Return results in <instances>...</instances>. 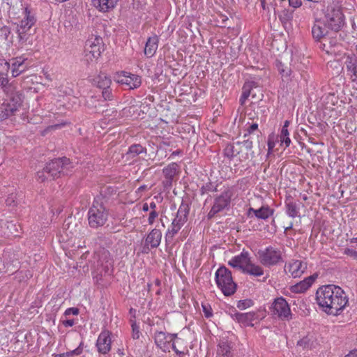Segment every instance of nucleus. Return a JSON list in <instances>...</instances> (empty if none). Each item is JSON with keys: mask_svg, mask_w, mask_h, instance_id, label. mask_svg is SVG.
<instances>
[{"mask_svg": "<svg viewBox=\"0 0 357 357\" xmlns=\"http://www.w3.org/2000/svg\"><path fill=\"white\" fill-rule=\"evenodd\" d=\"M158 216V213L156 211H151V212L149 213V216L148 218V222L149 225H153L155 222V220Z\"/></svg>", "mask_w": 357, "mask_h": 357, "instance_id": "obj_50", "label": "nucleus"}, {"mask_svg": "<svg viewBox=\"0 0 357 357\" xmlns=\"http://www.w3.org/2000/svg\"><path fill=\"white\" fill-rule=\"evenodd\" d=\"M172 349L176 353V354H180L181 352L176 349V346L174 344V342H172Z\"/></svg>", "mask_w": 357, "mask_h": 357, "instance_id": "obj_64", "label": "nucleus"}, {"mask_svg": "<svg viewBox=\"0 0 357 357\" xmlns=\"http://www.w3.org/2000/svg\"><path fill=\"white\" fill-rule=\"evenodd\" d=\"M132 338L135 340H137L139 338L140 336V332L139 330V327L136 325V324H132Z\"/></svg>", "mask_w": 357, "mask_h": 357, "instance_id": "obj_47", "label": "nucleus"}, {"mask_svg": "<svg viewBox=\"0 0 357 357\" xmlns=\"http://www.w3.org/2000/svg\"><path fill=\"white\" fill-rule=\"evenodd\" d=\"M241 145L240 142L238 141L234 143H229L226 145L223 150V155L229 161L236 158L238 155V147Z\"/></svg>", "mask_w": 357, "mask_h": 357, "instance_id": "obj_31", "label": "nucleus"}, {"mask_svg": "<svg viewBox=\"0 0 357 357\" xmlns=\"http://www.w3.org/2000/svg\"><path fill=\"white\" fill-rule=\"evenodd\" d=\"M177 165L174 162L169 164L163 169L162 172L165 178H174L176 172Z\"/></svg>", "mask_w": 357, "mask_h": 357, "instance_id": "obj_42", "label": "nucleus"}, {"mask_svg": "<svg viewBox=\"0 0 357 357\" xmlns=\"http://www.w3.org/2000/svg\"><path fill=\"white\" fill-rule=\"evenodd\" d=\"M318 275L313 274L309 277H307L303 280L296 283V284L291 287L290 289L292 292L296 294H301L305 291L317 279Z\"/></svg>", "mask_w": 357, "mask_h": 357, "instance_id": "obj_21", "label": "nucleus"}, {"mask_svg": "<svg viewBox=\"0 0 357 357\" xmlns=\"http://www.w3.org/2000/svg\"><path fill=\"white\" fill-rule=\"evenodd\" d=\"M93 5L100 11L107 12L114 8L118 0H91Z\"/></svg>", "mask_w": 357, "mask_h": 357, "instance_id": "obj_34", "label": "nucleus"}, {"mask_svg": "<svg viewBox=\"0 0 357 357\" xmlns=\"http://www.w3.org/2000/svg\"><path fill=\"white\" fill-rule=\"evenodd\" d=\"M250 261L249 258V254L248 252H242L239 255L235 256L233 257L229 261V265L234 268H237L244 271L245 268L247 267V265Z\"/></svg>", "mask_w": 357, "mask_h": 357, "instance_id": "obj_19", "label": "nucleus"}, {"mask_svg": "<svg viewBox=\"0 0 357 357\" xmlns=\"http://www.w3.org/2000/svg\"><path fill=\"white\" fill-rule=\"evenodd\" d=\"M345 357H357V350H354V351L350 352Z\"/></svg>", "mask_w": 357, "mask_h": 357, "instance_id": "obj_60", "label": "nucleus"}, {"mask_svg": "<svg viewBox=\"0 0 357 357\" xmlns=\"http://www.w3.org/2000/svg\"><path fill=\"white\" fill-rule=\"evenodd\" d=\"M337 286L326 285L320 287L316 293V299L319 306L327 310L331 307L330 301H333L335 297Z\"/></svg>", "mask_w": 357, "mask_h": 357, "instance_id": "obj_8", "label": "nucleus"}, {"mask_svg": "<svg viewBox=\"0 0 357 357\" xmlns=\"http://www.w3.org/2000/svg\"><path fill=\"white\" fill-rule=\"evenodd\" d=\"M0 87H1L3 89V91L6 92V89L13 87L11 85H9V80L8 77L10 64L9 62L2 60L0 63Z\"/></svg>", "mask_w": 357, "mask_h": 357, "instance_id": "obj_23", "label": "nucleus"}, {"mask_svg": "<svg viewBox=\"0 0 357 357\" xmlns=\"http://www.w3.org/2000/svg\"><path fill=\"white\" fill-rule=\"evenodd\" d=\"M347 303L348 298L345 293L340 287H337L333 301H330L331 307L324 310L328 314L337 315L344 308Z\"/></svg>", "mask_w": 357, "mask_h": 357, "instance_id": "obj_11", "label": "nucleus"}, {"mask_svg": "<svg viewBox=\"0 0 357 357\" xmlns=\"http://www.w3.org/2000/svg\"><path fill=\"white\" fill-rule=\"evenodd\" d=\"M327 27L328 26L325 22H321V21H316L312 29L313 38L319 42L323 40V39L329 34V32L326 29Z\"/></svg>", "mask_w": 357, "mask_h": 357, "instance_id": "obj_24", "label": "nucleus"}, {"mask_svg": "<svg viewBox=\"0 0 357 357\" xmlns=\"http://www.w3.org/2000/svg\"><path fill=\"white\" fill-rule=\"evenodd\" d=\"M217 357H231V347L228 342L221 341L218 345Z\"/></svg>", "mask_w": 357, "mask_h": 357, "instance_id": "obj_35", "label": "nucleus"}, {"mask_svg": "<svg viewBox=\"0 0 357 357\" xmlns=\"http://www.w3.org/2000/svg\"><path fill=\"white\" fill-rule=\"evenodd\" d=\"M317 345V341L313 334L308 333L297 342V346L305 350H311Z\"/></svg>", "mask_w": 357, "mask_h": 357, "instance_id": "obj_27", "label": "nucleus"}, {"mask_svg": "<svg viewBox=\"0 0 357 357\" xmlns=\"http://www.w3.org/2000/svg\"><path fill=\"white\" fill-rule=\"evenodd\" d=\"M250 89H251L250 84H244V86L243 87V92H242L241 96L239 100L241 105L245 104V100L248 99V98L250 95Z\"/></svg>", "mask_w": 357, "mask_h": 357, "instance_id": "obj_45", "label": "nucleus"}, {"mask_svg": "<svg viewBox=\"0 0 357 357\" xmlns=\"http://www.w3.org/2000/svg\"><path fill=\"white\" fill-rule=\"evenodd\" d=\"M189 212V203L183 200L178 209L176 217L172 221L176 222L177 224L179 223L180 225H184V224L188 221Z\"/></svg>", "mask_w": 357, "mask_h": 357, "instance_id": "obj_22", "label": "nucleus"}, {"mask_svg": "<svg viewBox=\"0 0 357 357\" xmlns=\"http://www.w3.org/2000/svg\"><path fill=\"white\" fill-rule=\"evenodd\" d=\"M168 335V341L169 342H174V339L177 337V334L173 333V334H167Z\"/></svg>", "mask_w": 357, "mask_h": 357, "instance_id": "obj_59", "label": "nucleus"}, {"mask_svg": "<svg viewBox=\"0 0 357 357\" xmlns=\"http://www.w3.org/2000/svg\"><path fill=\"white\" fill-rule=\"evenodd\" d=\"M103 197H96L88 211L89 225L92 228L103 226L108 218V212L102 202Z\"/></svg>", "mask_w": 357, "mask_h": 357, "instance_id": "obj_4", "label": "nucleus"}, {"mask_svg": "<svg viewBox=\"0 0 357 357\" xmlns=\"http://www.w3.org/2000/svg\"><path fill=\"white\" fill-rule=\"evenodd\" d=\"M5 93L6 98L0 107V121L6 120L15 115L23 102L22 93L15 91L14 87L6 89Z\"/></svg>", "mask_w": 357, "mask_h": 357, "instance_id": "obj_2", "label": "nucleus"}, {"mask_svg": "<svg viewBox=\"0 0 357 357\" xmlns=\"http://www.w3.org/2000/svg\"><path fill=\"white\" fill-rule=\"evenodd\" d=\"M183 226L179 223L177 224L176 222L172 221L170 228L168 229L165 234L166 242H170Z\"/></svg>", "mask_w": 357, "mask_h": 357, "instance_id": "obj_38", "label": "nucleus"}, {"mask_svg": "<svg viewBox=\"0 0 357 357\" xmlns=\"http://www.w3.org/2000/svg\"><path fill=\"white\" fill-rule=\"evenodd\" d=\"M147 149L139 144H134L129 146L125 156L127 160H131L137 155L144 153L146 154Z\"/></svg>", "mask_w": 357, "mask_h": 357, "instance_id": "obj_33", "label": "nucleus"}, {"mask_svg": "<svg viewBox=\"0 0 357 357\" xmlns=\"http://www.w3.org/2000/svg\"><path fill=\"white\" fill-rule=\"evenodd\" d=\"M276 66L283 79H286L287 80L290 79L291 70L289 66H285L280 61H276Z\"/></svg>", "mask_w": 357, "mask_h": 357, "instance_id": "obj_40", "label": "nucleus"}, {"mask_svg": "<svg viewBox=\"0 0 357 357\" xmlns=\"http://www.w3.org/2000/svg\"><path fill=\"white\" fill-rule=\"evenodd\" d=\"M258 129V124L255 123L251 124L246 130V132L244 134V137H246L247 136L250 135L251 133H252L254 131L257 130Z\"/></svg>", "mask_w": 357, "mask_h": 357, "instance_id": "obj_48", "label": "nucleus"}, {"mask_svg": "<svg viewBox=\"0 0 357 357\" xmlns=\"http://www.w3.org/2000/svg\"><path fill=\"white\" fill-rule=\"evenodd\" d=\"M102 50V40L100 37L88 40L85 45V56L86 60L97 59Z\"/></svg>", "mask_w": 357, "mask_h": 357, "instance_id": "obj_14", "label": "nucleus"}, {"mask_svg": "<svg viewBox=\"0 0 357 357\" xmlns=\"http://www.w3.org/2000/svg\"><path fill=\"white\" fill-rule=\"evenodd\" d=\"M155 343L160 349L165 347L167 343H169L168 335L162 331H158L154 335Z\"/></svg>", "mask_w": 357, "mask_h": 357, "instance_id": "obj_37", "label": "nucleus"}, {"mask_svg": "<svg viewBox=\"0 0 357 357\" xmlns=\"http://www.w3.org/2000/svg\"><path fill=\"white\" fill-rule=\"evenodd\" d=\"M289 6L293 8H298L302 6L301 0H288Z\"/></svg>", "mask_w": 357, "mask_h": 357, "instance_id": "obj_52", "label": "nucleus"}, {"mask_svg": "<svg viewBox=\"0 0 357 357\" xmlns=\"http://www.w3.org/2000/svg\"><path fill=\"white\" fill-rule=\"evenodd\" d=\"M271 313L282 320H289L291 319V312L289 305L283 297H278L274 299L271 307Z\"/></svg>", "mask_w": 357, "mask_h": 357, "instance_id": "obj_10", "label": "nucleus"}, {"mask_svg": "<svg viewBox=\"0 0 357 357\" xmlns=\"http://www.w3.org/2000/svg\"><path fill=\"white\" fill-rule=\"evenodd\" d=\"M111 84L110 77L105 73H101L93 79V84L102 90V96L105 100H111L113 98L112 89H110Z\"/></svg>", "mask_w": 357, "mask_h": 357, "instance_id": "obj_13", "label": "nucleus"}, {"mask_svg": "<svg viewBox=\"0 0 357 357\" xmlns=\"http://www.w3.org/2000/svg\"><path fill=\"white\" fill-rule=\"evenodd\" d=\"M149 210V205L147 203H144L142 206V211L147 212Z\"/></svg>", "mask_w": 357, "mask_h": 357, "instance_id": "obj_61", "label": "nucleus"}, {"mask_svg": "<svg viewBox=\"0 0 357 357\" xmlns=\"http://www.w3.org/2000/svg\"><path fill=\"white\" fill-rule=\"evenodd\" d=\"M26 59L21 57H17L13 59L10 68L12 76L13 77H17L26 70L27 66L24 63Z\"/></svg>", "mask_w": 357, "mask_h": 357, "instance_id": "obj_29", "label": "nucleus"}, {"mask_svg": "<svg viewBox=\"0 0 357 357\" xmlns=\"http://www.w3.org/2000/svg\"><path fill=\"white\" fill-rule=\"evenodd\" d=\"M71 168H73L72 163L66 157L55 158L48 162L42 171L37 172L38 179L40 182H44L49 178L55 179L67 175Z\"/></svg>", "mask_w": 357, "mask_h": 357, "instance_id": "obj_1", "label": "nucleus"}, {"mask_svg": "<svg viewBox=\"0 0 357 357\" xmlns=\"http://www.w3.org/2000/svg\"><path fill=\"white\" fill-rule=\"evenodd\" d=\"M78 314L79 309L77 307H69L64 312V315L66 317L70 314L77 315Z\"/></svg>", "mask_w": 357, "mask_h": 357, "instance_id": "obj_51", "label": "nucleus"}, {"mask_svg": "<svg viewBox=\"0 0 357 357\" xmlns=\"http://www.w3.org/2000/svg\"><path fill=\"white\" fill-rule=\"evenodd\" d=\"M261 7L264 10L266 9V0H260Z\"/></svg>", "mask_w": 357, "mask_h": 357, "instance_id": "obj_63", "label": "nucleus"}, {"mask_svg": "<svg viewBox=\"0 0 357 357\" xmlns=\"http://www.w3.org/2000/svg\"><path fill=\"white\" fill-rule=\"evenodd\" d=\"M116 81L127 89L138 88L142 83L141 77L130 73L123 71L117 75Z\"/></svg>", "mask_w": 357, "mask_h": 357, "instance_id": "obj_15", "label": "nucleus"}, {"mask_svg": "<svg viewBox=\"0 0 357 357\" xmlns=\"http://www.w3.org/2000/svg\"><path fill=\"white\" fill-rule=\"evenodd\" d=\"M211 183L207 184L206 185H203L201 188V189H200L201 195H204L206 192H207L208 191H211Z\"/></svg>", "mask_w": 357, "mask_h": 357, "instance_id": "obj_55", "label": "nucleus"}, {"mask_svg": "<svg viewBox=\"0 0 357 357\" xmlns=\"http://www.w3.org/2000/svg\"><path fill=\"white\" fill-rule=\"evenodd\" d=\"M274 146H275V142L273 141H271V139H268V153L274 148Z\"/></svg>", "mask_w": 357, "mask_h": 357, "instance_id": "obj_58", "label": "nucleus"}, {"mask_svg": "<svg viewBox=\"0 0 357 357\" xmlns=\"http://www.w3.org/2000/svg\"><path fill=\"white\" fill-rule=\"evenodd\" d=\"M159 39L156 35L149 37L144 47V54L147 57H152L155 54L158 47Z\"/></svg>", "mask_w": 357, "mask_h": 357, "instance_id": "obj_30", "label": "nucleus"}, {"mask_svg": "<svg viewBox=\"0 0 357 357\" xmlns=\"http://www.w3.org/2000/svg\"><path fill=\"white\" fill-rule=\"evenodd\" d=\"M294 10L284 8L278 14V19L285 30L292 29Z\"/></svg>", "mask_w": 357, "mask_h": 357, "instance_id": "obj_20", "label": "nucleus"}, {"mask_svg": "<svg viewBox=\"0 0 357 357\" xmlns=\"http://www.w3.org/2000/svg\"><path fill=\"white\" fill-rule=\"evenodd\" d=\"M82 351H83V342H82L79 344L78 347L76 348L75 349L66 352V353L60 354L59 356L61 357H70L73 356H79L82 353Z\"/></svg>", "mask_w": 357, "mask_h": 357, "instance_id": "obj_43", "label": "nucleus"}, {"mask_svg": "<svg viewBox=\"0 0 357 357\" xmlns=\"http://www.w3.org/2000/svg\"><path fill=\"white\" fill-rule=\"evenodd\" d=\"M258 256L261 263L266 266H274L282 261L281 252L271 246L259 250Z\"/></svg>", "mask_w": 357, "mask_h": 357, "instance_id": "obj_7", "label": "nucleus"}, {"mask_svg": "<svg viewBox=\"0 0 357 357\" xmlns=\"http://www.w3.org/2000/svg\"><path fill=\"white\" fill-rule=\"evenodd\" d=\"M345 65L351 81L357 83V56H348Z\"/></svg>", "mask_w": 357, "mask_h": 357, "instance_id": "obj_28", "label": "nucleus"}, {"mask_svg": "<svg viewBox=\"0 0 357 357\" xmlns=\"http://www.w3.org/2000/svg\"><path fill=\"white\" fill-rule=\"evenodd\" d=\"M325 23L328 29L337 32L344 24V17L340 9L332 8L328 10L325 15Z\"/></svg>", "mask_w": 357, "mask_h": 357, "instance_id": "obj_9", "label": "nucleus"}, {"mask_svg": "<svg viewBox=\"0 0 357 357\" xmlns=\"http://www.w3.org/2000/svg\"><path fill=\"white\" fill-rule=\"evenodd\" d=\"M273 209H271L268 206H262L259 209L250 207L247 212V215L250 217L253 214L258 219L266 220L273 214Z\"/></svg>", "mask_w": 357, "mask_h": 357, "instance_id": "obj_25", "label": "nucleus"}, {"mask_svg": "<svg viewBox=\"0 0 357 357\" xmlns=\"http://www.w3.org/2000/svg\"><path fill=\"white\" fill-rule=\"evenodd\" d=\"M287 206V213L291 218H296L298 216V204L293 202L292 200H289L286 203Z\"/></svg>", "mask_w": 357, "mask_h": 357, "instance_id": "obj_41", "label": "nucleus"}, {"mask_svg": "<svg viewBox=\"0 0 357 357\" xmlns=\"http://www.w3.org/2000/svg\"><path fill=\"white\" fill-rule=\"evenodd\" d=\"M253 305V301L250 299L241 300L237 303V307L240 310L246 309Z\"/></svg>", "mask_w": 357, "mask_h": 357, "instance_id": "obj_46", "label": "nucleus"}, {"mask_svg": "<svg viewBox=\"0 0 357 357\" xmlns=\"http://www.w3.org/2000/svg\"><path fill=\"white\" fill-rule=\"evenodd\" d=\"M289 125V121H285L284 126L282 128L280 135V139L281 144H284L285 147L289 146L291 144V139L289 138V132L288 130V126Z\"/></svg>", "mask_w": 357, "mask_h": 357, "instance_id": "obj_36", "label": "nucleus"}, {"mask_svg": "<svg viewBox=\"0 0 357 357\" xmlns=\"http://www.w3.org/2000/svg\"><path fill=\"white\" fill-rule=\"evenodd\" d=\"M344 254L347 255H349V256L351 257L352 258H354V259L357 260V251L356 250L347 248L344 250Z\"/></svg>", "mask_w": 357, "mask_h": 357, "instance_id": "obj_53", "label": "nucleus"}, {"mask_svg": "<svg viewBox=\"0 0 357 357\" xmlns=\"http://www.w3.org/2000/svg\"><path fill=\"white\" fill-rule=\"evenodd\" d=\"M162 232L160 229L154 228L146 236L142 247V253H149L151 249L157 248L161 242Z\"/></svg>", "mask_w": 357, "mask_h": 357, "instance_id": "obj_16", "label": "nucleus"}, {"mask_svg": "<svg viewBox=\"0 0 357 357\" xmlns=\"http://www.w3.org/2000/svg\"><path fill=\"white\" fill-rule=\"evenodd\" d=\"M15 202V196L11 194L6 199V203L8 206H11L14 204Z\"/></svg>", "mask_w": 357, "mask_h": 357, "instance_id": "obj_54", "label": "nucleus"}, {"mask_svg": "<svg viewBox=\"0 0 357 357\" xmlns=\"http://www.w3.org/2000/svg\"><path fill=\"white\" fill-rule=\"evenodd\" d=\"M240 144L238 161L241 162L248 160L250 158H252L254 152L252 151L253 147L252 141L245 139L243 142H240Z\"/></svg>", "mask_w": 357, "mask_h": 357, "instance_id": "obj_18", "label": "nucleus"}, {"mask_svg": "<svg viewBox=\"0 0 357 357\" xmlns=\"http://www.w3.org/2000/svg\"><path fill=\"white\" fill-rule=\"evenodd\" d=\"M111 332L107 330H104L100 333L96 342L99 353L106 354L111 350Z\"/></svg>", "mask_w": 357, "mask_h": 357, "instance_id": "obj_17", "label": "nucleus"}, {"mask_svg": "<svg viewBox=\"0 0 357 357\" xmlns=\"http://www.w3.org/2000/svg\"><path fill=\"white\" fill-rule=\"evenodd\" d=\"M232 192L229 190L223 191L219 196L215 198L211 209L207 215L208 220L214 218L218 213L229 209L230 206Z\"/></svg>", "mask_w": 357, "mask_h": 357, "instance_id": "obj_6", "label": "nucleus"}, {"mask_svg": "<svg viewBox=\"0 0 357 357\" xmlns=\"http://www.w3.org/2000/svg\"><path fill=\"white\" fill-rule=\"evenodd\" d=\"M215 280L218 287L226 296L235 294L237 284L234 282L231 272L225 266L220 267L215 272Z\"/></svg>", "mask_w": 357, "mask_h": 357, "instance_id": "obj_5", "label": "nucleus"}, {"mask_svg": "<svg viewBox=\"0 0 357 357\" xmlns=\"http://www.w3.org/2000/svg\"><path fill=\"white\" fill-rule=\"evenodd\" d=\"M173 178H165L162 181L163 185L165 188H169L172 186Z\"/></svg>", "mask_w": 357, "mask_h": 357, "instance_id": "obj_56", "label": "nucleus"}, {"mask_svg": "<svg viewBox=\"0 0 357 357\" xmlns=\"http://www.w3.org/2000/svg\"><path fill=\"white\" fill-rule=\"evenodd\" d=\"M288 268L293 278H299L307 269V264L300 260H295L289 264Z\"/></svg>", "mask_w": 357, "mask_h": 357, "instance_id": "obj_26", "label": "nucleus"}, {"mask_svg": "<svg viewBox=\"0 0 357 357\" xmlns=\"http://www.w3.org/2000/svg\"><path fill=\"white\" fill-rule=\"evenodd\" d=\"M256 314L253 312L247 313L236 312L232 315L233 318L238 322L245 326H253L252 321L255 320Z\"/></svg>", "mask_w": 357, "mask_h": 357, "instance_id": "obj_32", "label": "nucleus"}, {"mask_svg": "<svg viewBox=\"0 0 357 357\" xmlns=\"http://www.w3.org/2000/svg\"><path fill=\"white\" fill-rule=\"evenodd\" d=\"M337 36V32H333L331 35L328 34L323 40H321L320 48L331 54L341 52L342 45Z\"/></svg>", "mask_w": 357, "mask_h": 357, "instance_id": "obj_12", "label": "nucleus"}, {"mask_svg": "<svg viewBox=\"0 0 357 357\" xmlns=\"http://www.w3.org/2000/svg\"><path fill=\"white\" fill-rule=\"evenodd\" d=\"M36 22V19L34 15L31 13L28 8H26L24 18L17 26V33L18 35L19 43L21 45L32 44L31 37L36 32V29H33V26L35 25Z\"/></svg>", "mask_w": 357, "mask_h": 357, "instance_id": "obj_3", "label": "nucleus"}, {"mask_svg": "<svg viewBox=\"0 0 357 357\" xmlns=\"http://www.w3.org/2000/svg\"><path fill=\"white\" fill-rule=\"evenodd\" d=\"M202 308H203V312H204V316L206 318H209V317H212L213 313H212V310H211V307H210V305H202Z\"/></svg>", "mask_w": 357, "mask_h": 357, "instance_id": "obj_49", "label": "nucleus"}, {"mask_svg": "<svg viewBox=\"0 0 357 357\" xmlns=\"http://www.w3.org/2000/svg\"><path fill=\"white\" fill-rule=\"evenodd\" d=\"M156 207H157V205H156L155 202H152L150 203L149 208H151L152 211H155Z\"/></svg>", "mask_w": 357, "mask_h": 357, "instance_id": "obj_62", "label": "nucleus"}, {"mask_svg": "<svg viewBox=\"0 0 357 357\" xmlns=\"http://www.w3.org/2000/svg\"><path fill=\"white\" fill-rule=\"evenodd\" d=\"M243 273L254 276H260L264 274V271L259 266L255 265L250 261Z\"/></svg>", "mask_w": 357, "mask_h": 357, "instance_id": "obj_39", "label": "nucleus"}, {"mask_svg": "<svg viewBox=\"0 0 357 357\" xmlns=\"http://www.w3.org/2000/svg\"><path fill=\"white\" fill-rule=\"evenodd\" d=\"M10 34V29L7 26H0V44L4 43Z\"/></svg>", "mask_w": 357, "mask_h": 357, "instance_id": "obj_44", "label": "nucleus"}, {"mask_svg": "<svg viewBox=\"0 0 357 357\" xmlns=\"http://www.w3.org/2000/svg\"><path fill=\"white\" fill-rule=\"evenodd\" d=\"M74 320L73 319H67L65 321H63V325L66 327H71L74 325Z\"/></svg>", "mask_w": 357, "mask_h": 357, "instance_id": "obj_57", "label": "nucleus"}]
</instances>
